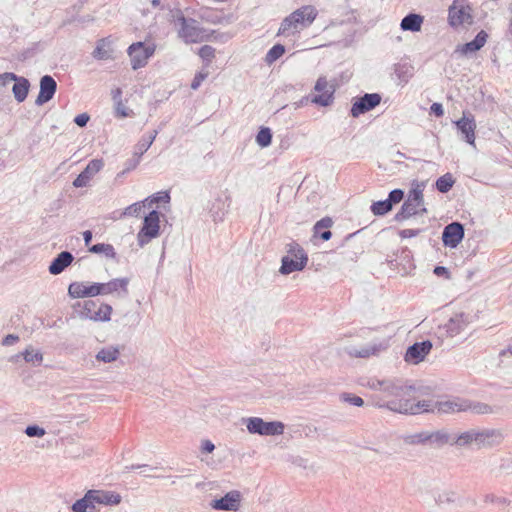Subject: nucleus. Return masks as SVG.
Instances as JSON below:
<instances>
[{"label": "nucleus", "instance_id": "nucleus-58", "mask_svg": "<svg viewBox=\"0 0 512 512\" xmlns=\"http://www.w3.org/2000/svg\"><path fill=\"white\" fill-rule=\"evenodd\" d=\"M430 111L437 117H441L444 115V109L442 104L440 103H433L430 107Z\"/></svg>", "mask_w": 512, "mask_h": 512}, {"label": "nucleus", "instance_id": "nucleus-30", "mask_svg": "<svg viewBox=\"0 0 512 512\" xmlns=\"http://www.w3.org/2000/svg\"><path fill=\"white\" fill-rule=\"evenodd\" d=\"M487 38H488L487 33L484 30H481L480 32H478V34L475 36V38L472 41L464 44L460 48L461 53L469 54V53H473V52L480 50L485 45Z\"/></svg>", "mask_w": 512, "mask_h": 512}, {"label": "nucleus", "instance_id": "nucleus-44", "mask_svg": "<svg viewBox=\"0 0 512 512\" xmlns=\"http://www.w3.org/2000/svg\"><path fill=\"white\" fill-rule=\"evenodd\" d=\"M106 40L101 39L98 41L95 49L92 52V56L97 60H106L110 58V52L105 49Z\"/></svg>", "mask_w": 512, "mask_h": 512}, {"label": "nucleus", "instance_id": "nucleus-20", "mask_svg": "<svg viewBox=\"0 0 512 512\" xmlns=\"http://www.w3.org/2000/svg\"><path fill=\"white\" fill-rule=\"evenodd\" d=\"M104 166L103 160L93 159L91 160L86 168L76 177L73 181V186L81 188L87 186L89 181L97 174Z\"/></svg>", "mask_w": 512, "mask_h": 512}, {"label": "nucleus", "instance_id": "nucleus-61", "mask_svg": "<svg viewBox=\"0 0 512 512\" xmlns=\"http://www.w3.org/2000/svg\"><path fill=\"white\" fill-rule=\"evenodd\" d=\"M19 340V337L14 334H8L2 341L4 346H10L15 344Z\"/></svg>", "mask_w": 512, "mask_h": 512}, {"label": "nucleus", "instance_id": "nucleus-5", "mask_svg": "<svg viewBox=\"0 0 512 512\" xmlns=\"http://www.w3.org/2000/svg\"><path fill=\"white\" fill-rule=\"evenodd\" d=\"M287 255L281 260L279 272L288 275L292 272L301 271L305 268L308 257L304 249L296 242L287 244Z\"/></svg>", "mask_w": 512, "mask_h": 512}, {"label": "nucleus", "instance_id": "nucleus-52", "mask_svg": "<svg viewBox=\"0 0 512 512\" xmlns=\"http://www.w3.org/2000/svg\"><path fill=\"white\" fill-rule=\"evenodd\" d=\"M404 197V191L401 189H394L392 190L387 200L390 202L391 206L393 207V204L399 203Z\"/></svg>", "mask_w": 512, "mask_h": 512}, {"label": "nucleus", "instance_id": "nucleus-4", "mask_svg": "<svg viewBox=\"0 0 512 512\" xmlns=\"http://www.w3.org/2000/svg\"><path fill=\"white\" fill-rule=\"evenodd\" d=\"M176 23L179 25L178 36L185 43H200L210 38L207 30L202 28L195 19L180 15L176 18Z\"/></svg>", "mask_w": 512, "mask_h": 512}, {"label": "nucleus", "instance_id": "nucleus-14", "mask_svg": "<svg viewBox=\"0 0 512 512\" xmlns=\"http://www.w3.org/2000/svg\"><path fill=\"white\" fill-rule=\"evenodd\" d=\"M129 278H115L106 283H97L99 295H114L117 298H125L128 295Z\"/></svg>", "mask_w": 512, "mask_h": 512}, {"label": "nucleus", "instance_id": "nucleus-1", "mask_svg": "<svg viewBox=\"0 0 512 512\" xmlns=\"http://www.w3.org/2000/svg\"><path fill=\"white\" fill-rule=\"evenodd\" d=\"M379 406H386L392 412L401 414L416 415L424 412L440 413H456L470 411L477 415L492 413L493 409L490 405L482 402H473L462 398H452L441 401L433 400H417L412 402L411 399L394 400L391 402H378Z\"/></svg>", "mask_w": 512, "mask_h": 512}, {"label": "nucleus", "instance_id": "nucleus-53", "mask_svg": "<svg viewBox=\"0 0 512 512\" xmlns=\"http://www.w3.org/2000/svg\"><path fill=\"white\" fill-rule=\"evenodd\" d=\"M140 160H141V157L138 154L133 153V156L130 159L126 160V162H125L124 172H129V171L135 169L139 165Z\"/></svg>", "mask_w": 512, "mask_h": 512}, {"label": "nucleus", "instance_id": "nucleus-63", "mask_svg": "<svg viewBox=\"0 0 512 512\" xmlns=\"http://www.w3.org/2000/svg\"><path fill=\"white\" fill-rule=\"evenodd\" d=\"M215 449V445L209 441V440H206L203 442V445H202V450L203 452H206V453H212Z\"/></svg>", "mask_w": 512, "mask_h": 512}, {"label": "nucleus", "instance_id": "nucleus-10", "mask_svg": "<svg viewBox=\"0 0 512 512\" xmlns=\"http://www.w3.org/2000/svg\"><path fill=\"white\" fill-rule=\"evenodd\" d=\"M473 322L470 313L457 312L443 325L439 326V332L446 337H455L463 332Z\"/></svg>", "mask_w": 512, "mask_h": 512}, {"label": "nucleus", "instance_id": "nucleus-26", "mask_svg": "<svg viewBox=\"0 0 512 512\" xmlns=\"http://www.w3.org/2000/svg\"><path fill=\"white\" fill-rule=\"evenodd\" d=\"M94 503L104 505H117L121 502V496L118 493L101 490H91Z\"/></svg>", "mask_w": 512, "mask_h": 512}, {"label": "nucleus", "instance_id": "nucleus-2", "mask_svg": "<svg viewBox=\"0 0 512 512\" xmlns=\"http://www.w3.org/2000/svg\"><path fill=\"white\" fill-rule=\"evenodd\" d=\"M317 16L318 10L315 6L303 5L282 20L277 36L294 37L311 26Z\"/></svg>", "mask_w": 512, "mask_h": 512}, {"label": "nucleus", "instance_id": "nucleus-3", "mask_svg": "<svg viewBox=\"0 0 512 512\" xmlns=\"http://www.w3.org/2000/svg\"><path fill=\"white\" fill-rule=\"evenodd\" d=\"M381 392L383 395L373 396L374 406L388 410L390 409L386 406H379L378 402L387 403L401 399H411L412 402H417L419 396L426 394L420 387L400 385L392 380H385Z\"/></svg>", "mask_w": 512, "mask_h": 512}, {"label": "nucleus", "instance_id": "nucleus-23", "mask_svg": "<svg viewBox=\"0 0 512 512\" xmlns=\"http://www.w3.org/2000/svg\"><path fill=\"white\" fill-rule=\"evenodd\" d=\"M475 438L478 446H493L502 441L503 435L495 429L475 430Z\"/></svg>", "mask_w": 512, "mask_h": 512}, {"label": "nucleus", "instance_id": "nucleus-35", "mask_svg": "<svg viewBox=\"0 0 512 512\" xmlns=\"http://www.w3.org/2000/svg\"><path fill=\"white\" fill-rule=\"evenodd\" d=\"M377 351L378 348L376 345H366L360 348L351 347L347 350V353L353 357L367 358L376 354Z\"/></svg>", "mask_w": 512, "mask_h": 512}, {"label": "nucleus", "instance_id": "nucleus-42", "mask_svg": "<svg viewBox=\"0 0 512 512\" xmlns=\"http://www.w3.org/2000/svg\"><path fill=\"white\" fill-rule=\"evenodd\" d=\"M257 144L262 147H268L272 142V132L268 127H262L256 135Z\"/></svg>", "mask_w": 512, "mask_h": 512}, {"label": "nucleus", "instance_id": "nucleus-21", "mask_svg": "<svg viewBox=\"0 0 512 512\" xmlns=\"http://www.w3.org/2000/svg\"><path fill=\"white\" fill-rule=\"evenodd\" d=\"M99 291L97 283L72 282L68 287V295L71 298L95 297L99 295Z\"/></svg>", "mask_w": 512, "mask_h": 512}, {"label": "nucleus", "instance_id": "nucleus-9", "mask_svg": "<svg viewBox=\"0 0 512 512\" xmlns=\"http://www.w3.org/2000/svg\"><path fill=\"white\" fill-rule=\"evenodd\" d=\"M160 214L156 210L150 211L143 221V226L137 234V241L140 247H144L153 238L159 235Z\"/></svg>", "mask_w": 512, "mask_h": 512}, {"label": "nucleus", "instance_id": "nucleus-37", "mask_svg": "<svg viewBox=\"0 0 512 512\" xmlns=\"http://www.w3.org/2000/svg\"><path fill=\"white\" fill-rule=\"evenodd\" d=\"M455 183V179L453 178L451 173H446L443 176L439 177L436 180V189L441 193H447L451 190Z\"/></svg>", "mask_w": 512, "mask_h": 512}, {"label": "nucleus", "instance_id": "nucleus-62", "mask_svg": "<svg viewBox=\"0 0 512 512\" xmlns=\"http://www.w3.org/2000/svg\"><path fill=\"white\" fill-rule=\"evenodd\" d=\"M116 115L120 116V117L129 116V114L127 112V108L125 106H123V104L121 102H118V104L116 106Z\"/></svg>", "mask_w": 512, "mask_h": 512}, {"label": "nucleus", "instance_id": "nucleus-59", "mask_svg": "<svg viewBox=\"0 0 512 512\" xmlns=\"http://www.w3.org/2000/svg\"><path fill=\"white\" fill-rule=\"evenodd\" d=\"M433 272H434V274H435L436 276H439V277L444 276V277H445V278H447V279H448V278H450V272H449V270H448L446 267H444V266H436V267L434 268Z\"/></svg>", "mask_w": 512, "mask_h": 512}, {"label": "nucleus", "instance_id": "nucleus-24", "mask_svg": "<svg viewBox=\"0 0 512 512\" xmlns=\"http://www.w3.org/2000/svg\"><path fill=\"white\" fill-rule=\"evenodd\" d=\"M457 129L464 134L467 143L474 145L475 143V129L476 123L472 115L467 116L465 113L463 117L455 122Z\"/></svg>", "mask_w": 512, "mask_h": 512}, {"label": "nucleus", "instance_id": "nucleus-17", "mask_svg": "<svg viewBox=\"0 0 512 512\" xmlns=\"http://www.w3.org/2000/svg\"><path fill=\"white\" fill-rule=\"evenodd\" d=\"M464 234V225L460 222H452L445 226L442 232L443 244L446 247L456 248L463 240Z\"/></svg>", "mask_w": 512, "mask_h": 512}, {"label": "nucleus", "instance_id": "nucleus-57", "mask_svg": "<svg viewBox=\"0 0 512 512\" xmlns=\"http://www.w3.org/2000/svg\"><path fill=\"white\" fill-rule=\"evenodd\" d=\"M421 232L420 229H404L400 231L401 238H412Z\"/></svg>", "mask_w": 512, "mask_h": 512}, {"label": "nucleus", "instance_id": "nucleus-29", "mask_svg": "<svg viewBox=\"0 0 512 512\" xmlns=\"http://www.w3.org/2000/svg\"><path fill=\"white\" fill-rule=\"evenodd\" d=\"M423 17L419 14L410 13L406 15L400 23V28L403 31L418 32L421 30Z\"/></svg>", "mask_w": 512, "mask_h": 512}, {"label": "nucleus", "instance_id": "nucleus-64", "mask_svg": "<svg viewBox=\"0 0 512 512\" xmlns=\"http://www.w3.org/2000/svg\"><path fill=\"white\" fill-rule=\"evenodd\" d=\"M92 232L90 230H86L83 232V238H84V242H85V245L88 246L91 241H92Z\"/></svg>", "mask_w": 512, "mask_h": 512}, {"label": "nucleus", "instance_id": "nucleus-15", "mask_svg": "<svg viewBox=\"0 0 512 512\" xmlns=\"http://www.w3.org/2000/svg\"><path fill=\"white\" fill-rule=\"evenodd\" d=\"M231 197L229 195L216 197L208 208L210 218L214 223L223 222L230 210Z\"/></svg>", "mask_w": 512, "mask_h": 512}, {"label": "nucleus", "instance_id": "nucleus-60", "mask_svg": "<svg viewBox=\"0 0 512 512\" xmlns=\"http://www.w3.org/2000/svg\"><path fill=\"white\" fill-rule=\"evenodd\" d=\"M16 79V74L12 72H5L0 74V85H5L9 80Z\"/></svg>", "mask_w": 512, "mask_h": 512}, {"label": "nucleus", "instance_id": "nucleus-27", "mask_svg": "<svg viewBox=\"0 0 512 512\" xmlns=\"http://www.w3.org/2000/svg\"><path fill=\"white\" fill-rule=\"evenodd\" d=\"M394 73L398 79V84L408 83L414 75V66L409 62H400L394 65Z\"/></svg>", "mask_w": 512, "mask_h": 512}, {"label": "nucleus", "instance_id": "nucleus-31", "mask_svg": "<svg viewBox=\"0 0 512 512\" xmlns=\"http://www.w3.org/2000/svg\"><path fill=\"white\" fill-rule=\"evenodd\" d=\"M120 351L117 347L110 346L102 348L97 354L96 359L104 363H111L118 359Z\"/></svg>", "mask_w": 512, "mask_h": 512}, {"label": "nucleus", "instance_id": "nucleus-47", "mask_svg": "<svg viewBox=\"0 0 512 512\" xmlns=\"http://www.w3.org/2000/svg\"><path fill=\"white\" fill-rule=\"evenodd\" d=\"M170 201V195L167 191L157 192L153 196L145 199L148 207H151L154 203L165 202L168 203Z\"/></svg>", "mask_w": 512, "mask_h": 512}, {"label": "nucleus", "instance_id": "nucleus-43", "mask_svg": "<svg viewBox=\"0 0 512 512\" xmlns=\"http://www.w3.org/2000/svg\"><path fill=\"white\" fill-rule=\"evenodd\" d=\"M403 441L409 445L425 444L429 442L428 432H419L415 434L405 435Z\"/></svg>", "mask_w": 512, "mask_h": 512}, {"label": "nucleus", "instance_id": "nucleus-40", "mask_svg": "<svg viewBox=\"0 0 512 512\" xmlns=\"http://www.w3.org/2000/svg\"><path fill=\"white\" fill-rule=\"evenodd\" d=\"M370 209L374 215L383 216L392 210V206L390 202L387 199H385L373 202Z\"/></svg>", "mask_w": 512, "mask_h": 512}, {"label": "nucleus", "instance_id": "nucleus-55", "mask_svg": "<svg viewBox=\"0 0 512 512\" xmlns=\"http://www.w3.org/2000/svg\"><path fill=\"white\" fill-rule=\"evenodd\" d=\"M207 77V73H198L195 75L194 79L192 80V83H191V88L193 90H196L199 88V86L201 85V83L204 81V79Z\"/></svg>", "mask_w": 512, "mask_h": 512}, {"label": "nucleus", "instance_id": "nucleus-25", "mask_svg": "<svg viewBox=\"0 0 512 512\" xmlns=\"http://www.w3.org/2000/svg\"><path fill=\"white\" fill-rule=\"evenodd\" d=\"M74 260V256L69 251H62L50 263L48 271L52 275L61 274Z\"/></svg>", "mask_w": 512, "mask_h": 512}, {"label": "nucleus", "instance_id": "nucleus-33", "mask_svg": "<svg viewBox=\"0 0 512 512\" xmlns=\"http://www.w3.org/2000/svg\"><path fill=\"white\" fill-rule=\"evenodd\" d=\"M429 442L437 445L451 444L453 445L454 434L445 431L428 432Z\"/></svg>", "mask_w": 512, "mask_h": 512}, {"label": "nucleus", "instance_id": "nucleus-11", "mask_svg": "<svg viewBox=\"0 0 512 512\" xmlns=\"http://www.w3.org/2000/svg\"><path fill=\"white\" fill-rule=\"evenodd\" d=\"M155 47L153 45H146L144 42H136L128 47L127 53L131 59V66L133 70H138L148 63L150 57L153 56Z\"/></svg>", "mask_w": 512, "mask_h": 512}, {"label": "nucleus", "instance_id": "nucleus-41", "mask_svg": "<svg viewBox=\"0 0 512 512\" xmlns=\"http://www.w3.org/2000/svg\"><path fill=\"white\" fill-rule=\"evenodd\" d=\"M22 356L27 363L35 365H40L43 361V354L38 350H34L32 347L27 348L22 353Z\"/></svg>", "mask_w": 512, "mask_h": 512}, {"label": "nucleus", "instance_id": "nucleus-19", "mask_svg": "<svg viewBox=\"0 0 512 512\" xmlns=\"http://www.w3.org/2000/svg\"><path fill=\"white\" fill-rule=\"evenodd\" d=\"M431 349L432 343L429 340L416 342L408 347L405 354V361L418 364L424 360Z\"/></svg>", "mask_w": 512, "mask_h": 512}, {"label": "nucleus", "instance_id": "nucleus-18", "mask_svg": "<svg viewBox=\"0 0 512 512\" xmlns=\"http://www.w3.org/2000/svg\"><path fill=\"white\" fill-rule=\"evenodd\" d=\"M57 82L51 75H44L40 78V91L35 100L37 106L49 102L55 95Z\"/></svg>", "mask_w": 512, "mask_h": 512}, {"label": "nucleus", "instance_id": "nucleus-12", "mask_svg": "<svg viewBox=\"0 0 512 512\" xmlns=\"http://www.w3.org/2000/svg\"><path fill=\"white\" fill-rule=\"evenodd\" d=\"M381 95L378 93H366L357 98L352 104L350 113L352 117L357 118L360 115L371 111L381 102Z\"/></svg>", "mask_w": 512, "mask_h": 512}, {"label": "nucleus", "instance_id": "nucleus-13", "mask_svg": "<svg viewBox=\"0 0 512 512\" xmlns=\"http://www.w3.org/2000/svg\"><path fill=\"white\" fill-rule=\"evenodd\" d=\"M314 90L321 94L315 95L311 102L319 106H329L332 104L334 99L335 88L330 85L326 77H319L315 83Z\"/></svg>", "mask_w": 512, "mask_h": 512}, {"label": "nucleus", "instance_id": "nucleus-16", "mask_svg": "<svg viewBox=\"0 0 512 512\" xmlns=\"http://www.w3.org/2000/svg\"><path fill=\"white\" fill-rule=\"evenodd\" d=\"M241 505V493L238 490H231L219 499L210 502L212 509L219 511H237Z\"/></svg>", "mask_w": 512, "mask_h": 512}, {"label": "nucleus", "instance_id": "nucleus-48", "mask_svg": "<svg viewBox=\"0 0 512 512\" xmlns=\"http://www.w3.org/2000/svg\"><path fill=\"white\" fill-rule=\"evenodd\" d=\"M151 145V140H149L146 137V135H144L136 144L134 153L138 154L141 157L150 148Z\"/></svg>", "mask_w": 512, "mask_h": 512}, {"label": "nucleus", "instance_id": "nucleus-56", "mask_svg": "<svg viewBox=\"0 0 512 512\" xmlns=\"http://www.w3.org/2000/svg\"><path fill=\"white\" fill-rule=\"evenodd\" d=\"M385 380L370 379L367 387L371 390L381 391Z\"/></svg>", "mask_w": 512, "mask_h": 512}, {"label": "nucleus", "instance_id": "nucleus-7", "mask_svg": "<svg viewBox=\"0 0 512 512\" xmlns=\"http://www.w3.org/2000/svg\"><path fill=\"white\" fill-rule=\"evenodd\" d=\"M78 311L81 319H89L95 322H105L110 320L112 307L108 304L98 303L94 300H86L82 304L78 303Z\"/></svg>", "mask_w": 512, "mask_h": 512}, {"label": "nucleus", "instance_id": "nucleus-32", "mask_svg": "<svg viewBox=\"0 0 512 512\" xmlns=\"http://www.w3.org/2000/svg\"><path fill=\"white\" fill-rule=\"evenodd\" d=\"M95 503L93 500V494L91 493V490H89L85 496L79 500H77L72 505V510L74 512H87L89 508H94Z\"/></svg>", "mask_w": 512, "mask_h": 512}, {"label": "nucleus", "instance_id": "nucleus-22", "mask_svg": "<svg viewBox=\"0 0 512 512\" xmlns=\"http://www.w3.org/2000/svg\"><path fill=\"white\" fill-rule=\"evenodd\" d=\"M448 19L451 26L457 27L464 23H470L471 16L466 8L458 0H455L449 8Z\"/></svg>", "mask_w": 512, "mask_h": 512}, {"label": "nucleus", "instance_id": "nucleus-36", "mask_svg": "<svg viewBox=\"0 0 512 512\" xmlns=\"http://www.w3.org/2000/svg\"><path fill=\"white\" fill-rule=\"evenodd\" d=\"M475 440H476L475 430L472 429V430L460 433L458 435L454 434L453 445L463 447V446H467L471 443H475Z\"/></svg>", "mask_w": 512, "mask_h": 512}, {"label": "nucleus", "instance_id": "nucleus-46", "mask_svg": "<svg viewBox=\"0 0 512 512\" xmlns=\"http://www.w3.org/2000/svg\"><path fill=\"white\" fill-rule=\"evenodd\" d=\"M147 206V203L144 201L136 202L126 207L122 212L121 216H138L142 209Z\"/></svg>", "mask_w": 512, "mask_h": 512}, {"label": "nucleus", "instance_id": "nucleus-8", "mask_svg": "<svg viewBox=\"0 0 512 512\" xmlns=\"http://www.w3.org/2000/svg\"><path fill=\"white\" fill-rule=\"evenodd\" d=\"M246 428L250 434L261 436H277L284 433L285 425L281 421L266 422L260 417H249L244 419Z\"/></svg>", "mask_w": 512, "mask_h": 512}, {"label": "nucleus", "instance_id": "nucleus-50", "mask_svg": "<svg viewBox=\"0 0 512 512\" xmlns=\"http://www.w3.org/2000/svg\"><path fill=\"white\" fill-rule=\"evenodd\" d=\"M25 434L29 437H42L46 434V431L38 425H29L25 429Z\"/></svg>", "mask_w": 512, "mask_h": 512}, {"label": "nucleus", "instance_id": "nucleus-51", "mask_svg": "<svg viewBox=\"0 0 512 512\" xmlns=\"http://www.w3.org/2000/svg\"><path fill=\"white\" fill-rule=\"evenodd\" d=\"M332 224L333 221L330 217H324L315 223L313 230L315 233H319L321 229H329Z\"/></svg>", "mask_w": 512, "mask_h": 512}, {"label": "nucleus", "instance_id": "nucleus-38", "mask_svg": "<svg viewBox=\"0 0 512 512\" xmlns=\"http://www.w3.org/2000/svg\"><path fill=\"white\" fill-rule=\"evenodd\" d=\"M285 53V47L282 44H275L271 47L265 55V63L267 65L273 64Z\"/></svg>", "mask_w": 512, "mask_h": 512}, {"label": "nucleus", "instance_id": "nucleus-49", "mask_svg": "<svg viewBox=\"0 0 512 512\" xmlns=\"http://www.w3.org/2000/svg\"><path fill=\"white\" fill-rule=\"evenodd\" d=\"M199 56L207 62H210L215 56V49L212 46L204 45L199 49Z\"/></svg>", "mask_w": 512, "mask_h": 512}, {"label": "nucleus", "instance_id": "nucleus-28", "mask_svg": "<svg viewBox=\"0 0 512 512\" xmlns=\"http://www.w3.org/2000/svg\"><path fill=\"white\" fill-rule=\"evenodd\" d=\"M15 84L13 85L12 92L15 97V99L21 103L23 102L28 95L30 83L28 79L24 77H19L16 75V79H14Z\"/></svg>", "mask_w": 512, "mask_h": 512}, {"label": "nucleus", "instance_id": "nucleus-54", "mask_svg": "<svg viewBox=\"0 0 512 512\" xmlns=\"http://www.w3.org/2000/svg\"><path fill=\"white\" fill-rule=\"evenodd\" d=\"M90 116L87 113H81L74 118V123L79 127H84L87 125Z\"/></svg>", "mask_w": 512, "mask_h": 512}, {"label": "nucleus", "instance_id": "nucleus-34", "mask_svg": "<svg viewBox=\"0 0 512 512\" xmlns=\"http://www.w3.org/2000/svg\"><path fill=\"white\" fill-rule=\"evenodd\" d=\"M458 494L450 488L439 491L435 496V501L438 505L451 504L456 502Z\"/></svg>", "mask_w": 512, "mask_h": 512}, {"label": "nucleus", "instance_id": "nucleus-6", "mask_svg": "<svg viewBox=\"0 0 512 512\" xmlns=\"http://www.w3.org/2000/svg\"><path fill=\"white\" fill-rule=\"evenodd\" d=\"M423 204V190L420 186H417L410 191L407 200L395 215V219L397 221H402L410 218L411 216L425 213L426 208L423 207Z\"/></svg>", "mask_w": 512, "mask_h": 512}, {"label": "nucleus", "instance_id": "nucleus-39", "mask_svg": "<svg viewBox=\"0 0 512 512\" xmlns=\"http://www.w3.org/2000/svg\"><path fill=\"white\" fill-rule=\"evenodd\" d=\"M89 252L95 253V254L103 253L109 258H115V256H116L114 247L111 244H105V243H98V244L92 245L89 248Z\"/></svg>", "mask_w": 512, "mask_h": 512}, {"label": "nucleus", "instance_id": "nucleus-45", "mask_svg": "<svg viewBox=\"0 0 512 512\" xmlns=\"http://www.w3.org/2000/svg\"><path fill=\"white\" fill-rule=\"evenodd\" d=\"M339 399L344 403H348L356 407H362L364 405V400L361 397L348 392L341 393L339 395Z\"/></svg>", "mask_w": 512, "mask_h": 512}]
</instances>
